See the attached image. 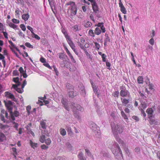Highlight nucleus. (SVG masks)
<instances>
[{
  "label": "nucleus",
  "mask_w": 160,
  "mask_h": 160,
  "mask_svg": "<svg viewBox=\"0 0 160 160\" xmlns=\"http://www.w3.org/2000/svg\"><path fill=\"white\" fill-rule=\"evenodd\" d=\"M111 126L112 132L116 140L120 144H122V146L124 147L125 144L118 136V133H122L123 132V128L122 125L119 123L115 125L114 123H112Z\"/></svg>",
  "instance_id": "1"
},
{
  "label": "nucleus",
  "mask_w": 160,
  "mask_h": 160,
  "mask_svg": "<svg viewBox=\"0 0 160 160\" xmlns=\"http://www.w3.org/2000/svg\"><path fill=\"white\" fill-rule=\"evenodd\" d=\"M41 135L39 138V141L42 143L45 142L47 145H49L51 143V139L48 138L46 139V136H48L49 133L47 130H41Z\"/></svg>",
  "instance_id": "2"
},
{
  "label": "nucleus",
  "mask_w": 160,
  "mask_h": 160,
  "mask_svg": "<svg viewBox=\"0 0 160 160\" xmlns=\"http://www.w3.org/2000/svg\"><path fill=\"white\" fill-rule=\"evenodd\" d=\"M73 104L74 105H72V106H71V107L72 108L74 116L76 118L79 119L80 118L79 113L77 111H76L75 110L77 109L80 111H82L83 110V109L79 105H76L75 103H73Z\"/></svg>",
  "instance_id": "3"
},
{
  "label": "nucleus",
  "mask_w": 160,
  "mask_h": 160,
  "mask_svg": "<svg viewBox=\"0 0 160 160\" xmlns=\"http://www.w3.org/2000/svg\"><path fill=\"white\" fill-rule=\"evenodd\" d=\"M92 129L97 137L99 138L100 135V131L98 127L95 123L92 124Z\"/></svg>",
  "instance_id": "4"
},
{
  "label": "nucleus",
  "mask_w": 160,
  "mask_h": 160,
  "mask_svg": "<svg viewBox=\"0 0 160 160\" xmlns=\"http://www.w3.org/2000/svg\"><path fill=\"white\" fill-rule=\"evenodd\" d=\"M120 88L121 89L120 92V95L121 97H129L130 93L125 87L123 86H121L120 87Z\"/></svg>",
  "instance_id": "5"
},
{
  "label": "nucleus",
  "mask_w": 160,
  "mask_h": 160,
  "mask_svg": "<svg viewBox=\"0 0 160 160\" xmlns=\"http://www.w3.org/2000/svg\"><path fill=\"white\" fill-rule=\"evenodd\" d=\"M66 39L67 40V42L71 48L73 50V51L75 53L76 55H78V53L75 48V46L71 40L69 36H67V37H66Z\"/></svg>",
  "instance_id": "6"
},
{
  "label": "nucleus",
  "mask_w": 160,
  "mask_h": 160,
  "mask_svg": "<svg viewBox=\"0 0 160 160\" xmlns=\"http://www.w3.org/2000/svg\"><path fill=\"white\" fill-rule=\"evenodd\" d=\"M5 106L9 112L12 111V102L11 101H8L7 102L5 101Z\"/></svg>",
  "instance_id": "7"
},
{
  "label": "nucleus",
  "mask_w": 160,
  "mask_h": 160,
  "mask_svg": "<svg viewBox=\"0 0 160 160\" xmlns=\"http://www.w3.org/2000/svg\"><path fill=\"white\" fill-rule=\"evenodd\" d=\"M10 113L11 118L13 121L15 120V117H18L19 115V112L17 111H15L14 112H12V111H11Z\"/></svg>",
  "instance_id": "8"
},
{
  "label": "nucleus",
  "mask_w": 160,
  "mask_h": 160,
  "mask_svg": "<svg viewBox=\"0 0 160 160\" xmlns=\"http://www.w3.org/2000/svg\"><path fill=\"white\" fill-rule=\"evenodd\" d=\"M77 11V8L76 5L74 6H72L71 7V14L70 15L71 16H74L76 15Z\"/></svg>",
  "instance_id": "9"
},
{
  "label": "nucleus",
  "mask_w": 160,
  "mask_h": 160,
  "mask_svg": "<svg viewBox=\"0 0 160 160\" xmlns=\"http://www.w3.org/2000/svg\"><path fill=\"white\" fill-rule=\"evenodd\" d=\"M5 96L7 98L11 99L13 101H16V98L13 94L9 92H6L5 93Z\"/></svg>",
  "instance_id": "10"
},
{
  "label": "nucleus",
  "mask_w": 160,
  "mask_h": 160,
  "mask_svg": "<svg viewBox=\"0 0 160 160\" xmlns=\"http://www.w3.org/2000/svg\"><path fill=\"white\" fill-rule=\"evenodd\" d=\"M80 42H77L78 45L80 47V48L82 49H83L84 51L86 50V49L84 48V47L83 45V44L85 42L84 39L83 38H80Z\"/></svg>",
  "instance_id": "11"
},
{
  "label": "nucleus",
  "mask_w": 160,
  "mask_h": 160,
  "mask_svg": "<svg viewBox=\"0 0 160 160\" xmlns=\"http://www.w3.org/2000/svg\"><path fill=\"white\" fill-rule=\"evenodd\" d=\"M92 9L95 13H98V8L96 1L92 3Z\"/></svg>",
  "instance_id": "12"
},
{
  "label": "nucleus",
  "mask_w": 160,
  "mask_h": 160,
  "mask_svg": "<svg viewBox=\"0 0 160 160\" xmlns=\"http://www.w3.org/2000/svg\"><path fill=\"white\" fill-rule=\"evenodd\" d=\"M61 102L63 105H64V108L67 111H69V107H68V103H67L66 100H65L63 98L62 99Z\"/></svg>",
  "instance_id": "13"
},
{
  "label": "nucleus",
  "mask_w": 160,
  "mask_h": 160,
  "mask_svg": "<svg viewBox=\"0 0 160 160\" xmlns=\"http://www.w3.org/2000/svg\"><path fill=\"white\" fill-rule=\"evenodd\" d=\"M146 112L148 115L149 118H150L152 117L153 111L152 108H148L146 110Z\"/></svg>",
  "instance_id": "14"
},
{
  "label": "nucleus",
  "mask_w": 160,
  "mask_h": 160,
  "mask_svg": "<svg viewBox=\"0 0 160 160\" xmlns=\"http://www.w3.org/2000/svg\"><path fill=\"white\" fill-rule=\"evenodd\" d=\"M46 120H43L40 122V124L42 128L43 129V130H47L46 128Z\"/></svg>",
  "instance_id": "15"
},
{
  "label": "nucleus",
  "mask_w": 160,
  "mask_h": 160,
  "mask_svg": "<svg viewBox=\"0 0 160 160\" xmlns=\"http://www.w3.org/2000/svg\"><path fill=\"white\" fill-rule=\"evenodd\" d=\"M121 100L122 104L125 106H126V105H127L129 102V99H126L125 98H121Z\"/></svg>",
  "instance_id": "16"
},
{
  "label": "nucleus",
  "mask_w": 160,
  "mask_h": 160,
  "mask_svg": "<svg viewBox=\"0 0 160 160\" xmlns=\"http://www.w3.org/2000/svg\"><path fill=\"white\" fill-rule=\"evenodd\" d=\"M97 26L101 29L102 32L104 33L106 32V29L104 27L103 23H99Z\"/></svg>",
  "instance_id": "17"
},
{
  "label": "nucleus",
  "mask_w": 160,
  "mask_h": 160,
  "mask_svg": "<svg viewBox=\"0 0 160 160\" xmlns=\"http://www.w3.org/2000/svg\"><path fill=\"white\" fill-rule=\"evenodd\" d=\"M66 130L67 131L68 135L72 136L73 135V133L72 130L71 128L69 127H66Z\"/></svg>",
  "instance_id": "18"
},
{
  "label": "nucleus",
  "mask_w": 160,
  "mask_h": 160,
  "mask_svg": "<svg viewBox=\"0 0 160 160\" xmlns=\"http://www.w3.org/2000/svg\"><path fill=\"white\" fill-rule=\"evenodd\" d=\"M78 157L80 160H86V158L83 156L82 152L79 153L78 155Z\"/></svg>",
  "instance_id": "19"
},
{
  "label": "nucleus",
  "mask_w": 160,
  "mask_h": 160,
  "mask_svg": "<svg viewBox=\"0 0 160 160\" xmlns=\"http://www.w3.org/2000/svg\"><path fill=\"white\" fill-rule=\"evenodd\" d=\"M29 143L33 149H35L38 146L37 143L33 142L31 140H30Z\"/></svg>",
  "instance_id": "20"
},
{
  "label": "nucleus",
  "mask_w": 160,
  "mask_h": 160,
  "mask_svg": "<svg viewBox=\"0 0 160 160\" xmlns=\"http://www.w3.org/2000/svg\"><path fill=\"white\" fill-rule=\"evenodd\" d=\"M101 29L100 28L97 27L95 28L94 33L96 35H98L101 32Z\"/></svg>",
  "instance_id": "21"
},
{
  "label": "nucleus",
  "mask_w": 160,
  "mask_h": 160,
  "mask_svg": "<svg viewBox=\"0 0 160 160\" xmlns=\"http://www.w3.org/2000/svg\"><path fill=\"white\" fill-rule=\"evenodd\" d=\"M6 140V137L2 133H0V142H2Z\"/></svg>",
  "instance_id": "22"
},
{
  "label": "nucleus",
  "mask_w": 160,
  "mask_h": 160,
  "mask_svg": "<svg viewBox=\"0 0 160 160\" xmlns=\"http://www.w3.org/2000/svg\"><path fill=\"white\" fill-rule=\"evenodd\" d=\"M72 28L75 32H77L81 30L80 27L78 26L77 25H76L72 27Z\"/></svg>",
  "instance_id": "23"
},
{
  "label": "nucleus",
  "mask_w": 160,
  "mask_h": 160,
  "mask_svg": "<svg viewBox=\"0 0 160 160\" xmlns=\"http://www.w3.org/2000/svg\"><path fill=\"white\" fill-rule=\"evenodd\" d=\"M137 80L139 84H143V78L142 76L138 77Z\"/></svg>",
  "instance_id": "24"
},
{
  "label": "nucleus",
  "mask_w": 160,
  "mask_h": 160,
  "mask_svg": "<svg viewBox=\"0 0 160 160\" xmlns=\"http://www.w3.org/2000/svg\"><path fill=\"white\" fill-rule=\"evenodd\" d=\"M60 134L62 136H64L66 134V132L65 130L62 128H61L60 129Z\"/></svg>",
  "instance_id": "25"
},
{
  "label": "nucleus",
  "mask_w": 160,
  "mask_h": 160,
  "mask_svg": "<svg viewBox=\"0 0 160 160\" xmlns=\"http://www.w3.org/2000/svg\"><path fill=\"white\" fill-rule=\"evenodd\" d=\"M29 17V15L28 14H23L22 16V18L25 21H27Z\"/></svg>",
  "instance_id": "26"
},
{
  "label": "nucleus",
  "mask_w": 160,
  "mask_h": 160,
  "mask_svg": "<svg viewBox=\"0 0 160 160\" xmlns=\"http://www.w3.org/2000/svg\"><path fill=\"white\" fill-rule=\"evenodd\" d=\"M106 38L104 40V45L105 47H106L107 46L108 42H110V39L108 37V36H106Z\"/></svg>",
  "instance_id": "27"
},
{
  "label": "nucleus",
  "mask_w": 160,
  "mask_h": 160,
  "mask_svg": "<svg viewBox=\"0 0 160 160\" xmlns=\"http://www.w3.org/2000/svg\"><path fill=\"white\" fill-rule=\"evenodd\" d=\"M66 87L67 88L68 90H74L73 87L69 83H67L66 84Z\"/></svg>",
  "instance_id": "28"
},
{
  "label": "nucleus",
  "mask_w": 160,
  "mask_h": 160,
  "mask_svg": "<svg viewBox=\"0 0 160 160\" xmlns=\"http://www.w3.org/2000/svg\"><path fill=\"white\" fill-rule=\"evenodd\" d=\"M16 3L17 4L23 6L24 5V2L23 0H16Z\"/></svg>",
  "instance_id": "29"
},
{
  "label": "nucleus",
  "mask_w": 160,
  "mask_h": 160,
  "mask_svg": "<svg viewBox=\"0 0 160 160\" xmlns=\"http://www.w3.org/2000/svg\"><path fill=\"white\" fill-rule=\"evenodd\" d=\"M121 114L122 116V118H124V119H128V118L127 115L123 111L121 112Z\"/></svg>",
  "instance_id": "30"
},
{
  "label": "nucleus",
  "mask_w": 160,
  "mask_h": 160,
  "mask_svg": "<svg viewBox=\"0 0 160 160\" xmlns=\"http://www.w3.org/2000/svg\"><path fill=\"white\" fill-rule=\"evenodd\" d=\"M22 74V76H23L24 78H26L28 75L26 73V71H19Z\"/></svg>",
  "instance_id": "31"
},
{
  "label": "nucleus",
  "mask_w": 160,
  "mask_h": 160,
  "mask_svg": "<svg viewBox=\"0 0 160 160\" xmlns=\"http://www.w3.org/2000/svg\"><path fill=\"white\" fill-rule=\"evenodd\" d=\"M68 95L69 97L72 98H74V95L73 90H72V91H69L68 92Z\"/></svg>",
  "instance_id": "32"
},
{
  "label": "nucleus",
  "mask_w": 160,
  "mask_h": 160,
  "mask_svg": "<svg viewBox=\"0 0 160 160\" xmlns=\"http://www.w3.org/2000/svg\"><path fill=\"white\" fill-rule=\"evenodd\" d=\"M92 25V23L91 22L88 21L87 22L84 24V26L86 28H88L91 27Z\"/></svg>",
  "instance_id": "33"
},
{
  "label": "nucleus",
  "mask_w": 160,
  "mask_h": 160,
  "mask_svg": "<svg viewBox=\"0 0 160 160\" xmlns=\"http://www.w3.org/2000/svg\"><path fill=\"white\" fill-rule=\"evenodd\" d=\"M115 145L116 146V147L118 149L119 152L120 153V154L121 155H122V152L121 150L120 149V147H119L118 144L117 142H115Z\"/></svg>",
  "instance_id": "34"
},
{
  "label": "nucleus",
  "mask_w": 160,
  "mask_h": 160,
  "mask_svg": "<svg viewBox=\"0 0 160 160\" xmlns=\"http://www.w3.org/2000/svg\"><path fill=\"white\" fill-rule=\"evenodd\" d=\"M12 81L17 83H20L19 82V78L18 77L14 78H13Z\"/></svg>",
  "instance_id": "35"
},
{
  "label": "nucleus",
  "mask_w": 160,
  "mask_h": 160,
  "mask_svg": "<svg viewBox=\"0 0 160 160\" xmlns=\"http://www.w3.org/2000/svg\"><path fill=\"white\" fill-rule=\"evenodd\" d=\"M68 55L69 56L70 58H71L72 62L75 63L76 62V61H75V59L74 58L72 54L70 53L68 54Z\"/></svg>",
  "instance_id": "36"
},
{
  "label": "nucleus",
  "mask_w": 160,
  "mask_h": 160,
  "mask_svg": "<svg viewBox=\"0 0 160 160\" xmlns=\"http://www.w3.org/2000/svg\"><path fill=\"white\" fill-rule=\"evenodd\" d=\"M149 118L150 119L149 123L151 125H152L155 122V120L154 118H152V117Z\"/></svg>",
  "instance_id": "37"
},
{
  "label": "nucleus",
  "mask_w": 160,
  "mask_h": 160,
  "mask_svg": "<svg viewBox=\"0 0 160 160\" xmlns=\"http://www.w3.org/2000/svg\"><path fill=\"white\" fill-rule=\"evenodd\" d=\"M23 88H22V87L21 88H18L15 90L19 93H21L23 92Z\"/></svg>",
  "instance_id": "38"
},
{
  "label": "nucleus",
  "mask_w": 160,
  "mask_h": 160,
  "mask_svg": "<svg viewBox=\"0 0 160 160\" xmlns=\"http://www.w3.org/2000/svg\"><path fill=\"white\" fill-rule=\"evenodd\" d=\"M121 11L124 14H125L127 13L126 10L124 7H122L120 8Z\"/></svg>",
  "instance_id": "39"
},
{
  "label": "nucleus",
  "mask_w": 160,
  "mask_h": 160,
  "mask_svg": "<svg viewBox=\"0 0 160 160\" xmlns=\"http://www.w3.org/2000/svg\"><path fill=\"white\" fill-rule=\"evenodd\" d=\"M66 5H70L71 7H72V6H74L76 5L75 3L73 2H68Z\"/></svg>",
  "instance_id": "40"
},
{
  "label": "nucleus",
  "mask_w": 160,
  "mask_h": 160,
  "mask_svg": "<svg viewBox=\"0 0 160 160\" xmlns=\"http://www.w3.org/2000/svg\"><path fill=\"white\" fill-rule=\"evenodd\" d=\"M149 42L151 45H153L154 43V41L153 38H151L149 40Z\"/></svg>",
  "instance_id": "41"
},
{
  "label": "nucleus",
  "mask_w": 160,
  "mask_h": 160,
  "mask_svg": "<svg viewBox=\"0 0 160 160\" xmlns=\"http://www.w3.org/2000/svg\"><path fill=\"white\" fill-rule=\"evenodd\" d=\"M21 84V83H17L15 84H13L12 85V87L15 89H16L18 88V87Z\"/></svg>",
  "instance_id": "42"
},
{
  "label": "nucleus",
  "mask_w": 160,
  "mask_h": 160,
  "mask_svg": "<svg viewBox=\"0 0 160 160\" xmlns=\"http://www.w3.org/2000/svg\"><path fill=\"white\" fill-rule=\"evenodd\" d=\"M41 148L42 149L47 150L48 148V147L45 144H43L41 146Z\"/></svg>",
  "instance_id": "43"
},
{
  "label": "nucleus",
  "mask_w": 160,
  "mask_h": 160,
  "mask_svg": "<svg viewBox=\"0 0 160 160\" xmlns=\"http://www.w3.org/2000/svg\"><path fill=\"white\" fill-rule=\"evenodd\" d=\"M31 109V107L29 106H28L26 107V110L28 112V114H29L30 113V111Z\"/></svg>",
  "instance_id": "44"
},
{
  "label": "nucleus",
  "mask_w": 160,
  "mask_h": 160,
  "mask_svg": "<svg viewBox=\"0 0 160 160\" xmlns=\"http://www.w3.org/2000/svg\"><path fill=\"white\" fill-rule=\"evenodd\" d=\"M34 36V37L32 36V37L34 38H35L39 40L40 39V37L37 35L36 34L34 33L32 34Z\"/></svg>",
  "instance_id": "45"
},
{
  "label": "nucleus",
  "mask_w": 160,
  "mask_h": 160,
  "mask_svg": "<svg viewBox=\"0 0 160 160\" xmlns=\"http://www.w3.org/2000/svg\"><path fill=\"white\" fill-rule=\"evenodd\" d=\"M9 26L11 28H13L14 29H15L17 27L16 25L12 23H10L9 24Z\"/></svg>",
  "instance_id": "46"
},
{
  "label": "nucleus",
  "mask_w": 160,
  "mask_h": 160,
  "mask_svg": "<svg viewBox=\"0 0 160 160\" xmlns=\"http://www.w3.org/2000/svg\"><path fill=\"white\" fill-rule=\"evenodd\" d=\"M119 95V92L118 91L115 92L113 94V96L115 97H118Z\"/></svg>",
  "instance_id": "47"
},
{
  "label": "nucleus",
  "mask_w": 160,
  "mask_h": 160,
  "mask_svg": "<svg viewBox=\"0 0 160 160\" xmlns=\"http://www.w3.org/2000/svg\"><path fill=\"white\" fill-rule=\"evenodd\" d=\"M133 119L135 120L136 122H138L139 120V119L138 117L136 116H133L132 117Z\"/></svg>",
  "instance_id": "48"
},
{
  "label": "nucleus",
  "mask_w": 160,
  "mask_h": 160,
  "mask_svg": "<svg viewBox=\"0 0 160 160\" xmlns=\"http://www.w3.org/2000/svg\"><path fill=\"white\" fill-rule=\"evenodd\" d=\"M19 75V72L18 71H13V76H18Z\"/></svg>",
  "instance_id": "49"
},
{
  "label": "nucleus",
  "mask_w": 160,
  "mask_h": 160,
  "mask_svg": "<svg viewBox=\"0 0 160 160\" xmlns=\"http://www.w3.org/2000/svg\"><path fill=\"white\" fill-rule=\"evenodd\" d=\"M89 34L92 37H94V33L92 30L90 29L89 30Z\"/></svg>",
  "instance_id": "50"
},
{
  "label": "nucleus",
  "mask_w": 160,
  "mask_h": 160,
  "mask_svg": "<svg viewBox=\"0 0 160 160\" xmlns=\"http://www.w3.org/2000/svg\"><path fill=\"white\" fill-rule=\"evenodd\" d=\"M92 87L93 89V91L94 92H96V93H97L98 92V90H97V88L96 86H94L93 85V84L92 82L91 83Z\"/></svg>",
  "instance_id": "51"
},
{
  "label": "nucleus",
  "mask_w": 160,
  "mask_h": 160,
  "mask_svg": "<svg viewBox=\"0 0 160 160\" xmlns=\"http://www.w3.org/2000/svg\"><path fill=\"white\" fill-rule=\"evenodd\" d=\"M84 51H85V54L87 56L88 58L92 59V58L90 55L88 53L87 51H86V50Z\"/></svg>",
  "instance_id": "52"
},
{
  "label": "nucleus",
  "mask_w": 160,
  "mask_h": 160,
  "mask_svg": "<svg viewBox=\"0 0 160 160\" xmlns=\"http://www.w3.org/2000/svg\"><path fill=\"white\" fill-rule=\"evenodd\" d=\"M141 105H142V108L143 109H144L147 107V104L145 103H142Z\"/></svg>",
  "instance_id": "53"
},
{
  "label": "nucleus",
  "mask_w": 160,
  "mask_h": 160,
  "mask_svg": "<svg viewBox=\"0 0 160 160\" xmlns=\"http://www.w3.org/2000/svg\"><path fill=\"white\" fill-rule=\"evenodd\" d=\"M156 34L154 30H152V32L151 34V38H153L155 36Z\"/></svg>",
  "instance_id": "54"
},
{
  "label": "nucleus",
  "mask_w": 160,
  "mask_h": 160,
  "mask_svg": "<svg viewBox=\"0 0 160 160\" xmlns=\"http://www.w3.org/2000/svg\"><path fill=\"white\" fill-rule=\"evenodd\" d=\"M20 27L22 30L23 31H25L26 30V28L24 24H21L20 26Z\"/></svg>",
  "instance_id": "55"
},
{
  "label": "nucleus",
  "mask_w": 160,
  "mask_h": 160,
  "mask_svg": "<svg viewBox=\"0 0 160 160\" xmlns=\"http://www.w3.org/2000/svg\"><path fill=\"white\" fill-rule=\"evenodd\" d=\"M101 56L102 58V61L104 62H105L106 61V55L104 54H103Z\"/></svg>",
  "instance_id": "56"
},
{
  "label": "nucleus",
  "mask_w": 160,
  "mask_h": 160,
  "mask_svg": "<svg viewBox=\"0 0 160 160\" xmlns=\"http://www.w3.org/2000/svg\"><path fill=\"white\" fill-rule=\"evenodd\" d=\"M135 152L137 153H140V148L138 147L136 148L135 149Z\"/></svg>",
  "instance_id": "57"
},
{
  "label": "nucleus",
  "mask_w": 160,
  "mask_h": 160,
  "mask_svg": "<svg viewBox=\"0 0 160 160\" xmlns=\"http://www.w3.org/2000/svg\"><path fill=\"white\" fill-rule=\"evenodd\" d=\"M85 150L88 156H91V153L88 149H86Z\"/></svg>",
  "instance_id": "58"
},
{
  "label": "nucleus",
  "mask_w": 160,
  "mask_h": 160,
  "mask_svg": "<svg viewBox=\"0 0 160 160\" xmlns=\"http://www.w3.org/2000/svg\"><path fill=\"white\" fill-rule=\"evenodd\" d=\"M94 44L96 48L98 49H99L100 47V45L97 42H95Z\"/></svg>",
  "instance_id": "59"
},
{
  "label": "nucleus",
  "mask_w": 160,
  "mask_h": 160,
  "mask_svg": "<svg viewBox=\"0 0 160 160\" xmlns=\"http://www.w3.org/2000/svg\"><path fill=\"white\" fill-rule=\"evenodd\" d=\"M12 21L13 22L15 23H18L19 22V20L14 18L12 19Z\"/></svg>",
  "instance_id": "60"
},
{
  "label": "nucleus",
  "mask_w": 160,
  "mask_h": 160,
  "mask_svg": "<svg viewBox=\"0 0 160 160\" xmlns=\"http://www.w3.org/2000/svg\"><path fill=\"white\" fill-rule=\"evenodd\" d=\"M20 12H21V11L19 10V8H17L15 11V13L17 15H18V17L20 16Z\"/></svg>",
  "instance_id": "61"
},
{
  "label": "nucleus",
  "mask_w": 160,
  "mask_h": 160,
  "mask_svg": "<svg viewBox=\"0 0 160 160\" xmlns=\"http://www.w3.org/2000/svg\"><path fill=\"white\" fill-rule=\"evenodd\" d=\"M13 124H14L13 127L16 128V129L17 130H18V124L15 122H13Z\"/></svg>",
  "instance_id": "62"
},
{
  "label": "nucleus",
  "mask_w": 160,
  "mask_h": 160,
  "mask_svg": "<svg viewBox=\"0 0 160 160\" xmlns=\"http://www.w3.org/2000/svg\"><path fill=\"white\" fill-rule=\"evenodd\" d=\"M27 28L29 30H30L31 32H32V34H33V33H34V32H33V28L31 27H30V26H28L27 27Z\"/></svg>",
  "instance_id": "63"
},
{
  "label": "nucleus",
  "mask_w": 160,
  "mask_h": 160,
  "mask_svg": "<svg viewBox=\"0 0 160 160\" xmlns=\"http://www.w3.org/2000/svg\"><path fill=\"white\" fill-rule=\"evenodd\" d=\"M59 58L62 59L63 60L64 58V56L63 55V53H60L59 54Z\"/></svg>",
  "instance_id": "64"
}]
</instances>
